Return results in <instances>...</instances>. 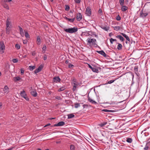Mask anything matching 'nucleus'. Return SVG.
I'll return each mask as SVG.
<instances>
[{"instance_id":"obj_1","label":"nucleus","mask_w":150,"mask_h":150,"mask_svg":"<svg viewBox=\"0 0 150 150\" xmlns=\"http://www.w3.org/2000/svg\"><path fill=\"white\" fill-rule=\"evenodd\" d=\"M86 42L88 43L87 45H89L91 47L92 46L96 47H99L96 43V40L95 38H88L86 40Z\"/></svg>"},{"instance_id":"obj_2","label":"nucleus","mask_w":150,"mask_h":150,"mask_svg":"<svg viewBox=\"0 0 150 150\" xmlns=\"http://www.w3.org/2000/svg\"><path fill=\"white\" fill-rule=\"evenodd\" d=\"M78 28L77 27H74L71 28H69L66 29L64 28V30L67 33H75L78 31Z\"/></svg>"},{"instance_id":"obj_3","label":"nucleus","mask_w":150,"mask_h":150,"mask_svg":"<svg viewBox=\"0 0 150 150\" xmlns=\"http://www.w3.org/2000/svg\"><path fill=\"white\" fill-rule=\"evenodd\" d=\"M142 133H144L145 136L148 135L150 134V127H148L145 128L144 130L142 131L141 134Z\"/></svg>"},{"instance_id":"obj_4","label":"nucleus","mask_w":150,"mask_h":150,"mask_svg":"<svg viewBox=\"0 0 150 150\" xmlns=\"http://www.w3.org/2000/svg\"><path fill=\"white\" fill-rule=\"evenodd\" d=\"M0 49L2 51H1V53H3L4 52V51L3 50H5V45L4 44V42L2 41L1 42H0Z\"/></svg>"},{"instance_id":"obj_5","label":"nucleus","mask_w":150,"mask_h":150,"mask_svg":"<svg viewBox=\"0 0 150 150\" xmlns=\"http://www.w3.org/2000/svg\"><path fill=\"white\" fill-rule=\"evenodd\" d=\"M147 13H143V11L142 10L140 13V17L144 18L146 17L148 15Z\"/></svg>"},{"instance_id":"obj_6","label":"nucleus","mask_w":150,"mask_h":150,"mask_svg":"<svg viewBox=\"0 0 150 150\" xmlns=\"http://www.w3.org/2000/svg\"><path fill=\"white\" fill-rule=\"evenodd\" d=\"M43 66L42 65H40L39 67L36 69L34 71L35 74H37L40 72L42 69Z\"/></svg>"},{"instance_id":"obj_7","label":"nucleus","mask_w":150,"mask_h":150,"mask_svg":"<svg viewBox=\"0 0 150 150\" xmlns=\"http://www.w3.org/2000/svg\"><path fill=\"white\" fill-rule=\"evenodd\" d=\"M97 52L98 53L101 54L103 56L105 57H108V55H107L103 50H101L100 51H97Z\"/></svg>"},{"instance_id":"obj_8","label":"nucleus","mask_w":150,"mask_h":150,"mask_svg":"<svg viewBox=\"0 0 150 150\" xmlns=\"http://www.w3.org/2000/svg\"><path fill=\"white\" fill-rule=\"evenodd\" d=\"M65 122L63 121H61L59 122L57 124H55L53 126L58 127L63 126L65 125Z\"/></svg>"},{"instance_id":"obj_9","label":"nucleus","mask_w":150,"mask_h":150,"mask_svg":"<svg viewBox=\"0 0 150 150\" xmlns=\"http://www.w3.org/2000/svg\"><path fill=\"white\" fill-rule=\"evenodd\" d=\"M89 67L93 72L96 73L98 72V70L95 67H92L90 65L88 64Z\"/></svg>"},{"instance_id":"obj_10","label":"nucleus","mask_w":150,"mask_h":150,"mask_svg":"<svg viewBox=\"0 0 150 150\" xmlns=\"http://www.w3.org/2000/svg\"><path fill=\"white\" fill-rule=\"evenodd\" d=\"M86 14L88 16H90L91 14V11L90 7H87L86 9Z\"/></svg>"},{"instance_id":"obj_11","label":"nucleus","mask_w":150,"mask_h":150,"mask_svg":"<svg viewBox=\"0 0 150 150\" xmlns=\"http://www.w3.org/2000/svg\"><path fill=\"white\" fill-rule=\"evenodd\" d=\"M82 18V15L80 13L77 14L76 15V19L77 21H80Z\"/></svg>"},{"instance_id":"obj_12","label":"nucleus","mask_w":150,"mask_h":150,"mask_svg":"<svg viewBox=\"0 0 150 150\" xmlns=\"http://www.w3.org/2000/svg\"><path fill=\"white\" fill-rule=\"evenodd\" d=\"M60 81L61 79L59 76L55 77L53 79V81L54 82H60Z\"/></svg>"},{"instance_id":"obj_13","label":"nucleus","mask_w":150,"mask_h":150,"mask_svg":"<svg viewBox=\"0 0 150 150\" xmlns=\"http://www.w3.org/2000/svg\"><path fill=\"white\" fill-rule=\"evenodd\" d=\"M18 27L19 29L21 35L23 37H24V34L23 29L20 26H18Z\"/></svg>"},{"instance_id":"obj_14","label":"nucleus","mask_w":150,"mask_h":150,"mask_svg":"<svg viewBox=\"0 0 150 150\" xmlns=\"http://www.w3.org/2000/svg\"><path fill=\"white\" fill-rule=\"evenodd\" d=\"M10 19L9 18H8L6 20V28H10V25L11 26V22L9 21Z\"/></svg>"},{"instance_id":"obj_15","label":"nucleus","mask_w":150,"mask_h":150,"mask_svg":"<svg viewBox=\"0 0 150 150\" xmlns=\"http://www.w3.org/2000/svg\"><path fill=\"white\" fill-rule=\"evenodd\" d=\"M3 91L4 93H8L9 92V88L7 86H5L4 89Z\"/></svg>"},{"instance_id":"obj_16","label":"nucleus","mask_w":150,"mask_h":150,"mask_svg":"<svg viewBox=\"0 0 150 150\" xmlns=\"http://www.w3.org/2000/svg\"><path fill=\"white\" fill-rule=\"evenodd\" d=\"M65 18L66 20L68 21L71 22H73L75 20V17L72 18H69L66 17H65Z\"/></svg>"},{"instance_id":"obj_17","label":"nucleus","mask_w":150,"mask_h":150,"mask_svg":"<svg viewBox=\"0 0 150 150\" xmlns=\"http://www.w3.org/2000/svg\"><path fill=\"white\" fill-rule=\"evenodd\" d=\"M30 94L32 95L35 97H36L38 95L36 91L35 90L33 91H31L30 92Z\"/></svg>"},{"instance_id":"obj_18","label":"nucleus","mask_w":150,"mask_h":150,"mask_svg":"<svg viewBox=\"0 0 150 150\" xmlns=\"http://www.w3.org/2000/svg\"><path fill=\"white\" fill-rule=\"evenodd\" d=\"M121 34L126 38L127 40L129 42L130 41V39L129 38L128 36L126 34L123 33H121Z\"/></svg>"},{"instance_id":"obj_19","label":"nucleus","mask_w":150,"mask_h":150,"mask_svg":"<svg viewBox=\"0 0 150 150\" xmlns=\"http://www.w3.org/2000/svg\"><path fill=\"white\" fill-rule=\"evenodd\" d=\"M20 95L22 97L24 98L25 96L26 95L24 91H21Z\"/></svg>"},{"instance_id":"obj_20","label":"nucleus","mask_w":150,"mask_h":150,"mask_svg":"<svg viewBox=\"0 0 150 150\" xmlns=\"http://www.w3.org/2000/svg\"><path fill=\"white\" fill-rule=\"evenodd\" d=\"M116 38L119 39L122 42L124 40L123 38L121 35H117L116 36Z\"/></svg>"},{"instance_id":"obj_21","label":"nucleus","mask_w":150,"mask_h":150,"mask_svg":"<svg viewBox=\"0 0 150 150\" xmlns=\"http://www.w3.org/2000/svg\"><path fill=\"white\" fill-rule=\"evenodd\" d=\"M88 100L89 102L91 103L92 104H97V103L96 101L93 100L89 97L88 98Z\"/></svg>"},{"instance_id":"obj_22","label":"nucleus","mask_w":150,"mask_h":150,"mask_svg":"<svg viewBox=\"0 0 150 150\" xmlns=\"http://www.w3.org/2000/svg\"><path fill=\"white\" fill-rule=\"evenodd\" d=\"M101 28L105 31H108L109 28L107 26L105 25H101Z\"/></svg>"},{"instance_id":"obj_23","label":"nucleus","mask_w":150,"mask_h":150,"mask_svg":"<svg viewBox=\"0 0 150 150\" xmlns=\"http://www.w3.org/2000/svg\"><path fill=\"white\" fill-rule=\"evenodd\" d=\"M68 118V119H71L73 118L75 116L74 115L73 113H70L67 115Z\"/></svg>"},{"instance_id":"obj_24","label":"nucleus","mask_w":150,"mask_h":150,"mask_svg":"<svg viewBox=\"0 0 150 150\" xmlns=\"http://www.w3.org/2000/svg\"><path fill=\"white\" fill-rule=\"evenodd\" d=\"M122 6V10L123 11H126L128 9V7L126 6Z\"/></svg>"},{"instance_id":"obj_25","label":"nucleus","mask_w":150,"mask_h":150,"mask_svg":"<svg viewBox=\"0 0 150 150\" xmlns=\"http://www.w3.org/2000/svg\"><path fill=\"white\" fill-rule=\"evenodd\" d=\"M138 66H135L134 68V70L135 72V74L137 75L138 76L137 72L138 71Z\"/></svg>"},{"instance_id":"obj_26","label":"nucleus","mask_w":150,"mask_h":150,"mask_svg":"<svg viewBox=\"0 0 150 150\" xmlns=\"http://www.w3.org/2000/svg\"><path fill=\"white\" fill-rule=\"evenodd\" d=\"M37 44L38 45H40L41 43V39L40 37L38 36L37 40Z\"/></svg>"},{"instance_id":"obj_27","label":"nucleus","mask_w":150,"mask_h":150,"mask_svg":"<svg viewBox=\"0 0 150 150\" xmlns=\"http://www.w3.org/2000/svg\"><path fill=\"white\" fill-rule=\"evenodd\" d=\"M103 111L105 112H115L116 111L114 110H108L107 109H104Z\"/></svg>"},{"instance_id":"obj_28","label":"nucleus","mask_w":150,"mask_h":150,"mask_svg":"<svg viewBox=\"0 0 150 150\" xmlns=\"http://www.w3.org/2000/svg\"><path fill=\"white\" fill-rule=\"evenodd\" d=\"M13 79L14 81L15 82L19 81L21 79V78L19 76H16L14 77Z\"/></svg>"},{"instance_id":"obj_29","label":"nucleus","mask_w":150,"mask_h":150,"mask_svg":"<svg viewBox=\"0 0 150 150\" xmlns=\"http://www.w3.org/2000/svg\"><path fill=\"white\" fill-rule=\"evenodd\" d=\"M113 27L114 30L117 31H118L120 29V26H115Z\"/></svg>"},{"instance_id":"obj_30","label":"nucleus","mask_w":150,"mask_h":150,"mask_svg":"<svg viewBox=\"0 0 150 150\" xmlns=\"http://www.w3.org/2000/svg\"><path fill=\"white\" fill-rule=\"evenodd\" d=\"M126 141L129 143H131L132 142V139L131 138H127Z\"/></svg>"},{"instance_id":"obj_31","label":"nucleus","mask_w":150,"mask_h":150,"mask_svg":"<svg viewBox=\"0 0 150 150\" xmlns=\"http://www.w3.org/2000/svg\"><path fill=\"white\" fill-rule=\"evenodd\" d=\"M3 7L7 10H9V7L8 5L6 3H4L3 4Z\"/></svg>"},{"instance_id":"obj_32","label":"nucleus","mask_w":150,"mask_h":150,"mask_svg":"<svg viewBox=\"0 0 150 150\" xmlns=\"http://www.w3.org/2000/svg\"><path fill=\"white\" fill-rule=\"evenodd\" d=\"M118 45L117 46V49L119 50H121L122 49V45L121 44L119 43H118Z\"/></svg>"},{"instance_id":"obj_33","label":"nucleus","mask_w":150,"mask_h":150,"mask_svg":"<svg viewBox=\"0 0 150 150\" xmlns=\"http://www.w3.org/2000/svg\"><path fill=\"white\" fill-rule=\"evenodd\" d=\"M80 106V103H76L74 104V107L76 108H78Z\"/></svg>"},{"instance_id":"obj_34","label":"nucleus","mask_w":150,"mask_h":150,"mask_svg":"<svg viewBox=\"0 0 150 150\" xmlns=\"http://www.w3.org/2000/svg\"><path fill=\"white\" fill-rule=\"evenodd\" d=\"M28 68L30 71H32L35 69V66H30Z\"/></svg>"},{"instance_id":"obj_35","label":"nucleus","mask_w":150,"mask_h":150,"mask_svg":"<svg viewBox=\"0 0 150 150\" xmlns=\"http://www.w3.org/2000/svg\"><path fill=\"white\" fill-rule=\"evenodd\" d=\"M65 89V88L64 86H63L62 87H61L58 90V91L59 92L63 91Z\"/></svg>"},{"instance_id":"obj_36","label":"nucleus","mask_w":150,"mask_h":150,"mask_svg":"<svg viewBox=\"0 0 150 150\" xmlns=\"http://www.w3.org/2000/svg\"><path fill=\"white\" fill-rule=\"evenodd\" d=\"M107 123V122H105L103 123H101L100 124V126L101 127H103Z\"/></svg>"},{"instance_id":"obj_37","label":"nucleus","mask_w":150,"mask_h":150,"mask_svg":"<svg viewBox=\"0 0 150 150\" xmlns=\"http://www.w3.org/2000/svg\"><path fill=\"white\" fill-rule=\"evenodd\" d=\"M144 150H148V149H150V148L146 144L145 146V147L144 148Z\"/></svg>"},{"instance_id":"obj_38","label":"nucleus","mask_w":150,"mask_h":150,"mask_svg":"<svg viewBox=\"0 0 150 150\" xmlns=\"http://www.w3.org/2000/svg\"><path fill=\"white\" fill-rule=\"evenodd\" d=\"M25 36L26 38L28 39L29 38V35L27 32H25Z\"/></svg>"},{"instance_id":"obj_39","label":"nucleus","mask_w":150,"mask_h":150,"mask_svg":"<svg viewBox=\"0 0 150 150\" xmlns=\"http://www.w3.org/2000/svg\"><path fill=\"white\" fill-rule=\"evenodd\" d=\"M10 28H6V33L7 34H9L10 32Z\"/></svg>"},{"instance_id":"obj_40","label":"nucleus","mask_w":150,"mask_h":150,"mask_svg":"<svg viewBox=\"0 0 150 150\" xmlns=\"http://www.w3.org/2000/svg\"><path fill=\"white\" fill-rule=\"evenodd\" d=\"M124 0H119V3L121 6H122L124 4Z\"/></svg>"},{"instance_id":"obj_41","label":"nucleus","mask_w":150,"mask_h":150,"mask_svg":"<svg viewBox=\"0 0 150 150\" xmlns=\"http://www.w3.org/2000/svg\"><path fill=\"white\" fill-rule=\"evenodd\" d=\"M74 67V66L73 65L71 64L70 63H69V65H68V67L69 68L71 69V68H72Z\"/></svg>"},{"instance_id":"obj_42","label":"nucleus","mask_w":150,"mask_h":150,"mask_svg":"<svg viewBox=\"0 0 150 150\" xmlns=\"http://www.w3.org/2000/svg\"><path fill=\"white\" fill-rule=\"evenodd\" d=\"M15 47L17 49H19L20 48V46L18 44H16L15 45Z\"/></svg>"},{"instance_id":"obj_43","label":"nucleus","mask_w":150,"mask_h":150,"mask_svg":"<svg viewBox=\"0 0 150 150\" xmlns=\"http://www.w3.org/2000/svg\"><path fill=\"white\" fill-rule=\"evenodd\" d=\"M12 61L13 62L15 63L18 62V60L17 59H13Z\"/></svg>"},{"instance_id":"obj_44","label":"nucleus","mask_w":150,"mask_h":150,"mask_svg":"<svg viewBox=\"0 0 150 150\" xmlns=\"http://www.w3.org/2000/svg\"><path fill=\"white\" fill-rule=\"evenodd\" d=\"M70 9L69 6L68 5H66L65 10L66 11H68Z\"/></svg>"},{"instance_id":"obj_45","label":"nucleus","mask_w":150,"mask_h":150,"mask_svg":"<svg viewBox=\"0 0 150 150\" xmlns=\"http://www.w3.org/2000/svg\"><path fill=\"white\" fill-rule=\"evenodd\" d=\"M70 149L71 150H75L74 146V145H71L70 146Z\"/></svg>"},{"instance_id":"obj_46","label":"nucleus","mask_w":150,"mask_h":150,"mask_svg":"<svg viewBox=\"0 0 150 150\" xmlns=\"http://www.w3.org/2000/svg\"><path fill=\"white\" fill-rule=\"evenodd\" d=\"M46 47L45 45H44L43 47L42 48L43 51H44V52H45V51H46Z\"/></svg>"},{"instance_id":"obj_47","label":"nucleus","mask_w":150,"mask_h":150,"mask_svg":"<svg viewBox=\"0 0 150 150\" xmlns=\"http://www.w3.org/2000/svg\"><path fill=\"white\" fill-rule=\"evenodd\" d=\"M121 17L120 16L118 15L116 17V20L117 21H120L121 19Z\"/></svg>"},{"instance_id":"obj_48","label":"nucleus","mask_w":150,"mask_h":150,"mask_svg":"<svg viewBox=\"0 0 150 150\" xmlns=\"http://www.w3.org/2000/svg\"><path fill=\"white\" fill-rule=\"evenodd\" d=\"M115 80H111L108 81V83L109 84L111 83L114 82Z\"/></svg>"},{"instance_id":"obj_49","label":"nucleus","mask_w":150,"mask_h":150,"mask_svg":"<svg viewBox=\"0 0 150 150\" xmlns=\"http://www.w3.org/2000/svg\"><path fill=\"white\" fill-rule=\"evenodd\" d=\"M77 86H76V85H74L73 86V90L74 91H75L76 88V87H77Z\"/></svg>"},{"instance_id":"obj_50","label":"nucleus","mask_w":150,"mask_h":150,"mask_svg":"<svg viewBox=\"0 0 150 150\" xmlns=\"http://www.w3.org/2000/svg\"><path fill=\"white\" fill-rule=\"evenodd\" d=\"M24 73V70L23 69H21V75H23Z\"/></svg>"},{"instance_id":"obj_51","label":"nucleus","mask_w":150,"mask_h":150,"mask_svg":"<svg viewBox=\"0 0 150 150\" xmlns=\"http://www.w3.org/2000/svg\"><path fill=\"white\" fill-rule=\"evenodd\" d=\"M23 98H24L25 99V100L27 101H28L29 100V98L27 96L24 97Z\"/></svg>"},{"instance_id":"obj_52","label":"nucleus","mask_w":150,"mask_h":150,"mask_svg":"<svg viewBox=\"0 0 150 150\" xmlns=\"http://www.w3.org/2000/svg\"><path fill=\"white\" fill-rule=\"evenodd\" d=\"M88 106V105L87 104H84L83 105V108H87Z\"/></svg>"},{"instance_id":"obj_53","label":"nucleus","mask_w":150,"mask_h":150,"mask_svg":"<svg viewBox=\"0 0 150 150\" xmlns=\"http://www.w3.org/2000/svg\"><path fill=\"white\" fill-rule=\"evenodd\" d=\"M75 2L77 4L80 3L81 2V0H74Z\"/></svg>"},{"instance_id":"obj_54","label":"nucleus","mask_w":150,"mask_h":150,"mask_svg":"<svg viewBox=\"0 0 150 150\" xmlns=\"http://www.w3.org/2000/svg\"><path fill=\"white\" fill-rule=\"evenodd\" d=\"M47 55L46 54H45L44 55V57H43L44 60H46L47 59Z\"/></svg>"},{"instance_id":"obj_55","label":"nucleus","mask_w":150,"mask_h":150,"mask_svg":"<svg viewBox=\"0 0 150 150\" xmlns=\"http://www.w3.org/2000/svg\"><path fill=\"white\" fill-rule=\"evenodd\" d=\"M98 12L100 14H101L102 13V10L100 8L99 9Z\"/></svg>"},{"instance_id":"obj_56","label":"nucleus","mask_w":150,"mask_h":150,"mask_svg":"<svg viewBox=\"0 0 150 150\" xmlns=\"http://www.w3.org/2000/svg\"><path fill=\"white\" fill-rule=\"evenodd\" d=\"M31 54L32 56H35V54L36 53L35 51H33L32 52Z\"/></svg>"},{"instance_id":"obj_57","label":"nucleus","mask_w":150,"mask_h":150,"mask_svg":"<svg viewBox=\"0 0 150 150\" xmlns=\"http://www.w3.org/2000/svg\"><path fill=\"white\" fill-rule=\"evenodd\" d=\"M114 40H113V39L112 38H111L110 39V42L111 43V44H112L113 43V42H114Z\"/></svg>"},{"instance_id":"obj_58","label":"nucleus","mask_w":150,"mask_h":150,"mask_svg":"<svg viewBox=\"0 0 150 150\" xmlns=\"http://www.w3.org/2000/svg\"><path fill=\"white\" fill-rule=\"evenodd\" d=\"M55 98L59 100H60L61 99V98L60 96H57Z\"/></svg>"},{"instance_id":"obj_59","label":"nucleus","mask_w":150,"mask_h":150,"mask_svg":"<svg viewBox=\"0 0 150 150\" xmlns=\"http://www.w3.org/2000/svg\"><path fill=\"white\" fill-rule=\"evenodd\" d=\"M14 148V147H12L9 148V149H5V150H13V149Z\"/></svg>"},{"instance_id":"obj_60","label":"nucleus","mask_w":150,"mask_h":150,"mask_svg":"<svg viewBox=\"0 0 150 150\" xmlns=\"http://www.w3.org/2000/svg\"><path fill=\"white\" fill-rule=\"evenodd\" d=\"M51 125V124L50 123H48L46 125H45L44 126V127H47V126H50Z\"/></svg>"},{"instance_id":"obj_61","label":"nucleus","mask_w":150,"mask_h":150,"mask_svg":"<svg viewBox=\"0 0 150 150\" xmlns=\"http://www.w3.org/2000/svg\"><path fill=\"white\" fill-rule=\"evenodd\" d=\"M12 0H4V2H10Z\"/></svg>"},{"instance_id":"obj_62","label":"nucleus","mask_w":150,"mask_h":150,"mask_svg":"<svg viewBox=\"0 0 150 150\" xmlns=\"http://www.w3.org/2000/svg\"><path fill=\"white\" fill-rule=\"evenodd\" d=\"M2 108V103L1 102H0V109Z\"/></svg>"},{"instance_id":"obj_63","label":"nucleus","mask_w":150,"mask_h":150,"mask_svg":"<svg viewBox=\"0 0 150 150\" xmlns=\"http://www.w3.org/2000/svg\"><path fill=\"white\" fill-rule=\"evenodd\" d=\"M131 74L132 76V80H133V79L134 78V74L132 73H131Z\"/></svg>"},{"instance_id":"obj_64","label":"nucleus","mask_w":150,"mask_h":150,"mask_svg":"<svg viewBox=\"0 0 150 150\" xmlns=\"http://www.w3.org/2000/svg\"><path fill=\"white\" fill-rule=\"evenodd\" d=\"M113 35V34L112 33H110L109 34V36L110 37H111V36Z\"/></svg>"}]
</instances>
